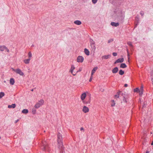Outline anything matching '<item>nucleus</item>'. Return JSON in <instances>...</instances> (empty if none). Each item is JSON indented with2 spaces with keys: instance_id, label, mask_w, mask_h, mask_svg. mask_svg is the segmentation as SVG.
<instances>
[{
  "instance_id": "1",
  "label": "nucleus",
  "mask_w": 153,
  "mask_h": 153,
  "mask_svg": "<svg viewBox=\"0 0 153 153\" xmlns=\"http://www.w3.org/2000/svg\"><path fill=\"white\" fill-rule=\"evenodd\" d=\"M41 149L43 151L48 150L49 152V148L47 143L45 141L42 142Z\"/></svg>"
},
{
  "instance_id": "2",
  "label": "nucleus",
  "mask_w": 153,
  "mask_h": 153,
  "mask_svg": "<svg viewBox=\"0 0 153 153\" xmlns=\"http://www.w3.org/2000/svg\"><path fill=\"white\" fill-rule=\"evenodd\" d=\"M57 142L58 145H61V146H63V139L62 135L59 132L57 134Z\"/></svg>"
},
{
  "instance_id": "3",
  "label": "nucleus",
  "mask_w": 153,
  "mask_h": 153,
  "mask_svg": "<svg viewBox=\"0 0 153 153\" xmlns=\"http://www.w3.org/2000/svg\"><path fill=\"white\" fill-rule=\"evenodd\" d=\"M125 17V15L124 14L122 13V12H121L117 16V20L119 21H123Z\"/></svg>"
},
{
  "instance_id": "4",
  "label": "nucleus",
  "mask_w": 153,
  "mask_h": 153,
  "mask_svg": "<svg viewBox=\"0 0 153 153\" xmlns=\"http://www.w3.org/2000/svg\"><path fill=\"white\" fill-rule=\"evenodd\" d=\"M129 98V94H125L123 96V101L126 102V103H127L128 101V98Z\"/></svg>"
},
{
  "instance_id": "5",
  "label": "nucleus",
  "mask_w": 153,
  "mask_h": 153,
  "mask_svg": "<svg viewBox=\"0 0 153 153\" xmlns=\"http://www.w3.org/2000/svg\"><path fill=\"white\" fill-rule=\"evenodd\" d=\"M4 50H6L8 53L10 52L9 50L8 49L6 46L4 45H0V50L1 51H3Z\"/></svg>"
},
{
  "instance_id": "6",
  "label": "nucleus",
  "mask_w": 153,
  "mask_h": 153,
  "mask_svg": "<svg viewBox=\"0 0 153 153\" xmlns=\"http://www.w3.org/2000/svg\"><path fill=\"white\" fill-rule=\"evenodd\" d=\"M84 58L82 56H78L77 58V61L78 62H82L84 60Z\"/></svg>"
},
{
  "instance_id": "7",
  "label": "nucleus",
  "mask_w": 153,
  "mask_h": 153,
  "mask_svg": "<svg viewBox=\"0 0 153 153\" xmlns=\"http://www.w3.org/2000/svg\"><path fill=\"white\" fill-rule=\"evenodd\" d=\"M14 71L18 74L20 75L23 76L24 75V73L21 71L19 68H17L14 70Z\"/></svg>"
},
{
  "instance_id": "8",
  "label": "nucleus",
  "mask_w": 153,
  "mask_h": 153,
  "mask_svg": "<svg viewBox=\"0 0 153 153\" xmlns=\"http://www.w3.org/2000/svg\"><path fill=\"white\" fill-rule=\"evenodd\" d=\"M58 147L59 149L60 153H65L64 151V148L63 146H61V145H58Z\"/></svg>"
},
{
  "instance_id": "9",
  "label": "nucleus",
  "mask_w": 153,
  "mask_h": 153,
  "mask_svg": "<svg viewBox=\"0 0 153 153\" xmlns=\"http://www.w3.org/2000/svg\"><path fill=\"white\" fill-rule=\"evenodd\" d=\"M124 61V58H121L118 59L114 62V64H116L118 63H122Z\"/></svg>"
},
{
  "instance_id": "10",
  "label": "nucleus",
  "mask_w": 153,
  "mask_h": 153,
  "mask_svg": "<svg viewBox=\"0 0 153 153\" xmlns=\"http://www.w3.org/2000/svg\"><path fill=\"white\" fill-rule=\"evenodd\" d=\"M89 109L88 108L85 106L83 107L82 111L85 113H86L88 112Z\"/></svg>"
},
{
  "instance_id": "11",
  "label": "nucleus",
  "mask_w": 153,
  "mask_h": 153,
  "mask_svg": "<svg viewBox=\"0 0 153 153\" xmlns=\"http://www.w3.org/2000/svg\"><path fill=\"white\" fill-rule=\"evenodd\" d=\"M86 97V94L85 93H83L81 95V99L82 101H83Z\"/></svg>"
},
{
  "instance_id": "12",
  "label": "nucleus",
  "mask_w": 153,
  "mask_h": 153,
  "mask_svg": "<svg viewBox=\"0 0 153 153\" xmlns=\"http://www.w3.org/2000/svg\"><path fill=\"white\" fill-rule=\"evenodd\" d=\"M75 69V67L74 65H71V69H70V71L71 73L73 74V76H75L76 74H74L73 73V71L74 69Z\"/></svg>"
},
{
  "instance_id": "13",
  "label": "nucleus",
  "mask_w": 153,
  "mask_h": 153,
  "mask_svg": "<svg viewBox=\"0 0 153 153\" xmlns=\"http://www.w3.org/2000/svg\"><path fill=\"white\" fill-rule=\"evenodd\" d=\"M118 68L117 67H115L112 69V72L113 73L115 74L118 72Z\"/></svg>"
},
{
  "instance_id": "14",
  "label": "nucleus",
  "mask_w": 153,
  "mask_h": 153,
  "mask_svg": "<svg viewBox=\"0 0 153 153\" xmlns=\"http://www.w3.org/2000/svg\"><path fill=\"white\" fill-rule=\"evenodd\" d=\"M91 97L89 96L88 101H86V100H84L83 101H82V102L83 103L85 104L90 103L91 102Z\"/></svg>"
},
{
  "instance_id": "15",
  "label": "nucleus",
  "mask_w": 153,
  "mask_h": 153,
  "mask_svg": "<svg viewBox=\"0 0 153 153\" xmlns=\"http://www.w3.org/2000/svg\"><path fill=\"white\" fill-rule=\"evenodd\" d=\"M111 25L117 27L119 25V24L118 22H112L111 23Z\"/></svg>"
},
{
  "instance_id": "16",
  "label": "nucleus",
  "mask_w": 153,
  "mask_h": 153,
  "mask_svg": "<svg viewBox=\"0 0 153 153\" xmlns=\"http://www.w3.org/2000/svg\"><path fill=\"white\" fill-rule=\"evenodd\" d=\"M98 67H94L91 71V75H92L95 72L96 70L97 69Z\"/></svg>"
},
{
  "instance_id": "17",
  "label": "nucleus",
  "mask_w": 153,
  "mask_h": 153,
  "mask_svg": "<svg viewBox=\"0 0 153 153\" xmlns=\"http://www.w3.org/2000/svg\"><path fill=\"white\" fill-rule=\"evenodd\" d=\"M111 57V55H104L102 57V59H108L109 58Z\"/></svg>"
},
{
  "instance_id": "18",
  "label": "nucleus",
  "mask_w": 153,
  "mask_h": 153,
  "mask_svg": "<svg viewBox=\"0 0 153 153\" xmlns=\"http://www.w3.org/2000/svg\"><path fill=\"white\" fill-rule=\"evenodd\" d=\"M120 93V91H119L116 94L114 95V97L115 98H119Z\"/></svg>"
},
{
  "instance_id": "19",
  "label": "nucleus",
  "mask_w": 153,
  "mask_h": 153,
  "mask_svg": "<svg viewBox=\"0 0 153 153\" xmlns=\"http://www.w3.org/2000/svg\"><path fill=\"white\" fill-rule=\"evenodd\" d=\"M74 23L77 25H80L82 24V22L78 20L75 21Z\"/></svg>"
},
{
  "instance_id": "20",
  "label": "nucleus",
  "mask_w": 153,
  "mask_h": 153,
  "mask_svg": "<svg viewBox=\"0 0 153 153\" xmlns=\"http://www.w3.org/2000/svg\"><path fill=\"white\" fill-rule=\"evenodd\" d=\"M15 83L14 79L13 78H11L10 80V83L11 85H13Z\"/></svg>"
},
{
  "instance_id": "21",
  "label": "nucleus",
  "mask_w": 153,
  "mask_h": 153,
  "mask_svg": "<svg viewBox=\"0 0 153 153\" xmlns=\"http://www.w3.org/2000/svg\"><path fill=\"white\" fill-rule=\"evenodd\" d=\"M84 51L86 55L87 56L89 55L90 52L88 49H87V48H85L84 49Z\"/></svg>"
},
{
  "instance_id": "22",
  "label": "nucleus",
  "mask_w": 153,
  "mask_h": 153,
  "mask_svg": "<svg viewBox=\"0 0 153 153\" xmlns=\"http://www.w3.org/2000/svg\"><path fill=\"white\" fill-rule=\"evenodd\" d=\"M16 107V105L15 104H13L11 105H9L8 106V108H14Z\"/></svg>"
},
{
  "instance_id": "23",
  "label": "nucleus",
  "mask_w": 153,
  "mask_h": 153,
  "mask_svg": "<svg viewBox=\"0 0 153 153\" xmlns=\"http://www.w3.org/2000/svg\"><path fill=\"white\" fill-rule=\"evenodd\" d=\"M120 67L121 68H124L127 67V65L125 63H122L120 64Z\"/></svg>"
},
{
  "instance_id": "24",
  "label": "nucleus",
  "mask_w": 153,
  "mask_h": 153,
  "mask_svg": "<svg viewBox=\"0 0 153 153\" xmlns=\"http://www.w3.org/2000/svg\"><path fill=\"white\" fill-rule=\"evenodd\" d=\"M41 105V104L39 103H37L35 104L34 106V107L36 108H38Z\"/></svg>"
},
{
  "instance_id": "25",
  "label": "nucleus",
  "mask_w": 153,
  "mask_h": 153,
  "mask_svg": "<svg viewBox=\"0 0 153 153\" xmlns=\"http://www.w3.org/2000/svg\"><path fill=\"white\" fill-rule=\"evenodd\" d=\"M30 59L29 58L28 59H25L24 60V62L26 64H29L30 62Z\"/></svg>"
},
{
  "instance_id": "26",
  "label": "nucleus",
  "mask_w": 153,
  "mask_h": 153,
  "mask_svg": "<svg viewBox=\"0 0 153 153\" xmlns=\"http://www.w3.org/2000/svg\"><path fill=\"white\" fill-rule=\"evenodd\" d=\"M135 21L134 22L135 23H139V18L138 17H137V16H136V17L135 18Z\"/></svg>"
},
{
  "instance_id": "27",
  "label": "nucleus",
  "mask_w": 153,
  "mask_h": 153,
  "mask_svg": "<svg viewBox=\"0 0 153 153\" xmlns=\"http://www.w3.org/2000/svg\"><path fill=\"white\" fill-rule=\"evenodd\" d=\"M92 41L93 42V43H91V46L92 47H93V48H95V43L94 41L93 40V39H91Z\"/></svg>"
},
{
  "instance_id": "28",
  "label": "nucleus",
  "mask_w": 153,
  "mask_h": 153,
  "mask_svg": "<svg viewBox=\"0 0 153 153\" xmlns=\"http://www.w3.org/2000/svg\"><path fill=\"white\" fill-rule=\"evenodd\" d=\"M28 111L27 109H24L22 111V113L23 114H27L28 113Z\"/></svg>"
},
{
  "instance_id": "29",
  "label": "nucleus",
  "mask_w": 153,
  "mask_h": 153,
  "mask_svg": "<svg viewBox=\"0 0 153 153\" xmlns=\"http://www.w3.org/2000/svg\"><path fill=\"white\" fill-rule=\"evenodd\" d=\"M140 89L138 88H136L134 89V92H136L138 93L140 92Z\"/></svg>"
},
{
  "instance_id": "30",
  "label": "nucleus",
  "mask_w": 153,
  "mask_h": 153,
  "mask_svg": "<svg viewBox=\"0 0 153 153\" xmlns=\"http://www.w3.org/2000/svg\"><path fill=\"white\" fill-rule=\"evenodd\" d=\"M124 74V71L122 70H120L119 71V74L121 75H123Z\"/></svg>"
},
{
  "instance_id": "31",
  "label": "nucleus",
  "mask_w": 153,
  "mask_h": 153,
  "mask_svg": "<svg viewBox=\"0 0 153 153\" xmlns=\"http://www.w3.org/2000/svg\"><path fill=\"white\" fill-rule=\"evenodd\" d=\"M146 105H147V102H146L145 101L143 102V103L142 105V108H144L146 107Z\"/></svg>"
},
{
  "instance_id": "32",
  "label": "nucleus",
  "mask_w": 153,
  "mask_h": 153,
  "mask_svg": "<svg viewBox=\"0 0 153 153\" xmlns=\"http://www.w3.org/2000/svg\"><path fill=\"white\" fill-rule=\"evenodd\" d=\"M111 101V107L114 106L115 104L114 101V100H112Z\"/></svg>"
},
{
  "instance_id": "33",
  "label": "nucleus",
  "mask_w": 153,
  "mask_h": 153,
  "mask_svg": "<svg viewBox=\"0 0 153 153\" xmlns=\"http://www.w3.org/2000/svg\"><path fill=\"white\" fill-rule=\"evenodd\" d=\"M36 110L35 108H33L32 109V112L33 114H35L36 113Z\"/></svg>"
},
{
  "instance_id": "34",
  "label": "nucleus",
  "mask_w": 153,
  "mask_h": 153,
  "mask_svg": "<svg viewBox=\"0 0 153 153\" xmlns=\"http://www.w3.org/2000/svg\"><path fill=\"white\" fill-rule=\"evenodd\" d=\"M4 95V93L3 92L0 93V98H2Z\"/></svg>"
},
{
  "instance_id": "35",
  "label": "nucleus",
  "mask_w": 153,
  "mask_h": 153,
  "mask_svg": "<svg viewBox=\"0 0 153 153\" xmlns=\"http://www.w3.org/2000/svg\"><path fill=\"white\" fill-rule=\"evenodd\" d=\"M39 103L41 104L42 105H43L44 103V100L42 99H41V100H39Z\"/></svg>"
},
{
  "instance_id": "36",
  "label": "nucleus",
  "mask_w": 153,
  "mask_h": 153,
  "mask_svg": "<svg viewBox=\"0 0 153 153\" xmlns=\"http://www.w3.org/2000/svg\"><path fill=\"white\" fill-rule=\"evenodd\" d=\"M127 44L130 47H133V45H132L131 42H128Z\"/></svg>"
},
{
  "instance_id": "37",
  "label": "nucleus",
  "mask_w": 153,
  "mask_h": 153,
  "mask_svg": "<svg viewBox=\"0 0 153 153\" xmlns=\"http://www.w3.org/2000/svg\"><path fill=\"white\" fill-rule=\"evenodd\" d=\"M32 55L30 52H29L28 53V56L29 59H30V58L32 57Z\"/></svg>"
},
{
  "instance_id": "38",
  "label": "nucleus",
  "mask_w": 153,
  "mask_h": 153,
  "mask_svg": "<svg viewBox=\"0 0 153 153\" xmlns=\"http://www.w3.org/2000/svg\"><path fill=\"white\" fill-rule=\"evenodd\" d=\"M113 41V39H110L108 41V43H109L111 42H112Z\"/></svg>"
},
{
  "instance_id": "39",
  "label": "nucleus",
  "mask_w": 153,
  "mask_h": 153,
  "mask_svg": "<svg viewBox=\"0 0 153 153\" xmlns=\"http://www.w3.org/2000/svg\"><path fill=\"white\" fill-rule=\"evenodd\" d=\"M115 0H110V2L112 4H114L115 3Z\"/></svg>"
},
{
  "instance_id": "40",
  "label": "nucleus",
  "mask_w": 153,
  "mask_h": 153,
  "mask_svg": "<svg viewBox=\"0 0 153 153\" xmlns=\"http://www.w3.org/2000/svg\"><path fill=\"white\" fill-rule=\"evenodd\" d=\"M97 0H92V1L93 4H95L97 2Z\"/></svg>"
},
{
  "instance_id": "41",
  "label": "nucleus",
  "mask_w": 153,
  "mask_h": 153,
  "mask_svg": "<svg viewBox=\"0 0 153 153\" xmlns=\"http://www.w3.org/2000/svg\"><path fill=\"white\" fill-rule=\"evenodd\" d=\"M140 14L141 16H143L144 15V12L143 11H141L140 12Z\"/></svg>"
},
{
  "instance_id": "42",
  "label": "nucleus",
  "mask_w": 153,
  "mask_h": 153,
  "mask_svg": "<svg viewBox=\"0 0 153 153\" xmlns=\"http://www.w3.org/2000/svg\"><path fill=\"white\" fill-rule=\"evenodd\" d=\"M143 91H141L140 90V92H138V93H139V95L141 96L143 93Z\"/></svg>"
},
{
  "instance_id": "43",
  "label": "nucleus",
  "mask_w": 153,
  "mask_h": 153,
  "mask_svg": "<svg viewBox=\"0 0 153 153\" xmlns=\"http://www.w3.org/2000/svg\"><path fill=\"white\" fill-rule=\"evenodd\" d=\"M143 85H142L141 86V87L140 88V89H139L141 91H143Z\"/></svg>"
},
{
  "instance_id": "44",
  "label": "nucleus",
  "mask_w": 153,
  "mask_h": 153,
  "mask_svg": "<svg viewBox=\"0 0 153 153\" xmlns=\"http://www.w3.org/2000/svg\"><path fill=\"white\" fill-rule=\"evenodd\" d=\"M139 23H134V29L137 26Z\"/></svg>"
},
{
  "instance_id": "45",
  "label": "nucleus",
  "mask_w": 153,
  "mask_h": 153,
  "mask_svg": "<svg viewBox=\"0 0 153 153\" xmlns=\"http://www.w3.org/2000/svg\"><path fill=\"white\" fill-rule=\"evenodd\" d=\"M112 55H113V56H117V54L116 53L114 52L113 53Z\"/></svg>"
},
{
  "instance_id": "46",
  "label": "nucleus",
  "mask_w": 153,
  "mask_h": 153,
  "mask_svg": "<svg viewBox=\"0 0 153 153\" xmlns=\"http://www.w3.org/2000/svg\"><path fill=\"white\" fill-rule=\"evenodd\" d=\"M127 52L128 56V57L129 56V51H128V49H127Z\"/></svg>"
},
{
  "instance_id": "47",
  "label": "nucleus",
  "mask_w": 153,
  "mask_h": 153,
  "mask_svg": "<svg viewBox=\"0 0 153 153\" xmlns=\"http://www.w3.org/2000/svg\"><path fill=\"white\" fill-rule=\"evenodd\" d=\"M82 68L81 67V68H80L78 70V71H77V72H80L81 71H82Z\"/></svg>"
},
{
  "instance_id": "48",
  "label": "nucleus",
  "mask_w": 153,
  "mask_h": 153,
  "mask_svg": "<svg viewBox=\"0 0 153 153\" xmlns=\"http://www.w3.org/2000/svg\"><path fill=\"white\" fill-rule=\"evenodd\" d=\"M124 94L122 92V91H120V95H121V96H124Z\"/></svg>"
},
{
  "instance_id": "49",
  "label": "nucleus",
  "mask_w": 153,
  "mask_h": 153,
  "mask_svg": "<svg viewBox=\"0 0 153 153\" xmlns=\"http://www.w3.org/2000/svg\"><path fill=\"white\" fill-rule=\"evenodd\" d=\"M92 75H91L90 78L89 80V82H91L92 80Z\"/></svg>"
},
{
  "instance_id": "50",
  "label": "nucleus",
  "mask_w": 153,
  "mask_h": 153,
  "mask_svg": "<svg viewBox=\"0 0 153 153\" xmlns=\"http://www.w3.org/2000/svg\"><path fill=\"white\" fill-rule=\"evenodd\" d=\"M128 86V84H124V87H126Z\"/></svg>"
},
{
  "instance_id": "51",
  "label": "nucleus",
  "mask_w": 153,
  "mask_h": 153,
  "mask_svg": "<svg viewBox=\"0 0 153 153\" xmlns=\"http://www.w3.org/2000/svg\"><path fill=\"white\" fill-rule=\"evenodd\" d=\"M151 80L152 82V83L153 85V78H151Z\"/></svg>"
},
{
  "instance_id": "52",
  "label": "nucleus",
  "mask_w": 153,
  "mask_h": 153,
  "mask_svg": "<svg viewBox=\"0 0 153 153\" xmlns=\"http://www.w3.org/2000/svg\"><path fill=\"white\" fill-rule=\"evenodd\" d=\"M80 129L81 131L83 130L84 128L83 127H81V128Z\"/></svg>"
},
{
  "instance_id": "53",
  "label": "nucleus",
  "mask_w": 153,
  "mask_h": 153,
  "mask_svg": "<svg viewBox=\"0 0 153 153\" xmlns=\"http://www.w3.org/2000/svg\"><path fill=\"white\" fill-rule=\"evenodd\" d=\"M19 121V120H16L15 121V123H17Z\"/></svg>"
},
{
  "instance_id": "54",
  "label": "nucleus",
  "mask_w": 153,
  "mask_h": 153,
  "mask_svg": "<svg viewBox=\"0 0 153 153\" xmlns=\"http://www.w3.org/2000/svg\"><path fill=\"white\" fill-rule=\"evenodd\" d=\"M151 145L152 146L153 145V141H152V142L151 143Z\"/></svg>"
},
{
  "instance_id": "55",
  "label": "nucleus",
  "mask_w": 153,
  "mask_h": 153,
  "mask_svg": "<svg viewBox=\"0 0 153 153\" xmlns=\"http://www.w3.org/2000/svg\"><path fill=\"white\" fill-rule=\"evenodd\" d=\"M149 153V151H147L146 152V153Z\"/></svg>"
},
{
  "instance_id": "56",
  "label": "nucleus",
  "mask_w": 153,
  "mask_h": 153,
  "mask_svg": "<svg viewBox=\"0 0 153 153\" xmlns=\"http://www.w3.org/2000/svg\"><path fill=\"white\" fill-rule=\"evenodd\" d=\"M91 39H91L90 40V43H93V42L92 41Z\"/></svg>"
},
{
  "instance_id": "57",
  "label": "nucleus",
  "mask_w": 153,
  "mask_h": 153,
  "mask_svg": "<svg viewBox=\"0 0 153 153\" xmlns=\"http://www.w3.org/2000/svg\"><path fill=\"white\" fill-rule=\"evenodd\" d=\"M31 91H33V89H32V90H31Z\"/></svg>"
},
{
  "instance_id": "58",
  "label": "nucleus",
  "mask_w": 153,
  "mask_h": 153,
  "mask_svg": "<svg viewBox=\"0 0 153 153\" xmlns=\"http://www.w3.org/2000/svg\"><path fill=\"white\" fill-rule=\"evenodd\" d=\"M32 46H33V45H32Z\"/></svg>"
},
{
  "instance_id": "59",
  "label": "nucleus",
  "mask_w": 153,
  "mask_h": 153,
  "mask_svg": "<svg viewBox=\"0 0 153 153\" xmlns=\"http://www.w3.org/2000/svg\"><path fill=\"white\" fill-rule=\"evenodd\" d=\"M150 133H151V134H152V132H151Z\"/></svg>"
},
{
  "instance_id": "60",
  "label": "nucleus",
  "mask_w": 153,
  "mask_h": 153,
  "mask_svg": "<svg viewBox=\"0 0 153 153\" xmlns=\"http://www.w3.org/2000/svg\"><path fill=\"white\" fill-rule=\"evenodd\" d=\"M1 139V137L0 136V139Z\"/></svg>"
}]
</instances>
